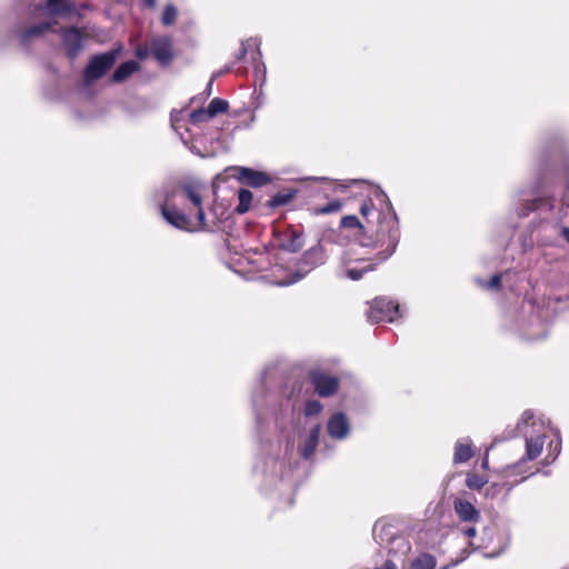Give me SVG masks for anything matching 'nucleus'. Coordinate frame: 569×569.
Masks as SVG:
<instances>
[{
	"mask_svg": "<svg viewBox=\"0 0 569 569\" xmlns=\"http://www.w3.org/2000/svg\"><path fill=\"white\" fill-rule=\"evenodd\" d=\"M210 118L211 117H209L206 109H198L190 113V119L193 123H199V122L206 121Z\"/></svg>",
	"mask_w": 569,
	"mask_h": 569,
	"instance_id": "a878e982",
	"label": "nucleus"
},
{
	"mask_svg": "<svg viewBox=\"0 0 569 569\" xmlns=\"http://www.w3.org/2000/svg\"><path fill=\"white\" fill-rule=\"evenodd\" d=\"M399 306L386 298H377L372 301L368 312V319L371 322L393 321Z\"/></svg>",
	"mask_w": 569,
	"mask_h": 569,
	"instance_id": "f03ea898",
	"label": "nucleus"
},
{
	"mask_svg": "<svg viewBox=\"0 0 569 569\" xmlns=\"http://www.w3.org/2000/svg\"><path fill=\"white\" fill-rule=\"evenodd\" d=\"M487 483V479L475 473H469L466 478V485L469 489L479 490Z\"/></svg>",
	"mask_w": 569,
	"mask_h": 569,
	"instance_id": "6ab92c4d",
	"label": "nucleus"
},
{
	"mask_svg": "<svg viewBox=\"0 0 569 569\" xmlns=\"http://www.w3.org/2000/svg\"><path fill=\"white\" fill-rule=\"evenodd\" d=\"M282 246L288 251H299L303 247L302 233L293 228H289L284 233Z\"/></svg>",
	"mask_w": 569,
	"mask_h": 569,
	"instance_id": "9b49d317",
	"label": "nucleus"
},
{
	"mask_svg": "<svg viewBox=\"0 0 569 569\" xmlns=\"http://www.w3.org/2000/svg\"><path fill=\"white\" fill-rule=\"evenodd\" d=\"M349 432V423L343 413L333 415L328 421V433L332 438L342 439Z\"/></svg>",
	"mask_w": 569,
	"mask_h": 569,
	"instance_id": "6e6552de",
	"label": "nucleus"
},
{
	"mask_svg": "<svg viewBox=\"0 0 569 569\" xmlns=\"http://www.w3.org/2000/svg\"><path fill=\"white\" fill-rule=\"evenodd\" d=\"M228 107H229V104L226 100L214 98L210 101V103L206 110H207V113L209 114V117L213 118L218 113L226 112L228 110Z\"/></svg>",
	"mask_w": 569,
	"mask_h": 569,
	"instance_id": "f3484780",
	"label": "nucleus"
},
{
	"mask_svg": "<svg viewBox=\"0 0 569 569\" xmlns=\"http://www.w3.org/2000/svg\"><path fill=\"white\" fill-rule=\"evenodd\" d=\"M377 237L373 247L381 249L379 261H383L395 252L398 244L399 229L397 222L393 220L386 223L381 222Z\"/></svg>",
	"mask_w": 569,
	"mask_h": 569,
	"instance_id": "f257e3e1",
	"label": "nucleus"
},
{
	"mask_svg": "<svg viewBox=\"0 0 569 569\" xmlns=\"http://www.w3.org/2000/svg\"><path fill=\"white\" fill-rule=\"evenodd\" d=\"M561 234L566 239V241L569 243V227H563L561 229Z\"/></svg>",
	"mask_w": 569,
	"mask_h": 569,
	"instance_id": "f704fd0d",
	"label": "nucleus"
},
{
	"mask_svg": "<svg viewBox=\"0 0 569 569\" xmlns=\"http://www.w3.org/2000/svg\"><path fill=\"white\" fill-rule=\"evenodd\" d=\"M543 439L541 436L538 437H528L526 441V455L529 460L536 459L542 450Z\"/></svg>",
	"mask_w": 569,
	"mask_h": 569,
	"instance_id": "4468645a",
	"label": "nucleus"
},
{
	"mask_svg": "<svg viewBox=\"0 0 569 569\" xmlns=\"http://www.w3.org/2000/svg\"><path fill=\"white\" fill-rule=\"evenodd\" d=\"M559 446H560V443H559V441H557V443H556L557 453L559 452Z\"/></svg>",
	"mask_w": 569,
	"mask_h": 569,
	"instance_id": "a19ab883",
	"label": "nucleus"
},
{
	"mask_svg": "<svg viewBox=\"0 0 569 569\" xmlns=\"http://www.w3.org/2000/svg\"><path fill=\"white\" fill-rule=\"evenodd\" d=\"M372 269H373L372 264H368L362 268H349L347 270V274L352 280H359L363 276V273H366Z\"/></svg>",
	"mask_w": 569,
	"mask_h": 569,
	"instance_id": "412c9836",
	"label": "nucleus"
},
{
	"mask_svg": "<svg viewBox=\"0 0 569 569\" xmlns=\"http://www.w3.org/2000/svg\"><path fill=\"white\" fill-rule=\"evenodd\" d=\"M62 39L68 54L73 58L81 50L82 34L76 28L66 29L62 32Z\"/></svg>",
	"mask_w": 569,
	"mask_h": 569,
	"instance_id": "0eeeda50",
	"label": "nucleus"
},
{
	"mask_svg": "<svg viewBox=\"0 0 569 569\" xmlns=\"http://www.w3.org/2000/svg\"><path fill=\"white\" fill-rule=\"evenodd\" d=\"M239 178L244 180L251 187H262L270 181V178L261 171H256L249 168L240 167L237 169Z\"/></svg>",
	"mask_w": 569,
	"mask_h": 569,
	"instance_id": "9d476101",
	"label": "nucleus"
},
{
	"mask_svg": "<svg viewBox=\"0 0 569 569\" xmlns=\"http://www.w3.org/2000/svg\"><path fill=\"white\" fill-rule=\"evenodd\" d=\"M342 204L339 200L331 201L330 203L321 207L317 211L322 214L338 212L341 209Z\"/></svg>",
	"mask_w": 569,
	"mask_h": 569,
	"instance_id": "5701e85b",
	"label": "nucleus"
},
{
	"mask_svg": "<svg viewBox=\"0 0 569 569\" xmlns=\"http://www.w3.org/2000/svg\"><path fill=\"white\" fill-rule=\"evenodd\" d=\"M309 378L316 392L321 397H329L338 389V379L320 370H312Z\"/></svg>",
	"mask_w": 569,
	"mask_h": 569,
	"instance_id": "20e7f679",
	"label": "nucleus"
},
{
	"mask_svg": "<svg viewBox=\"0 0 569 569\" xmlns=\"http://www.w3.org/2000/svg\"><path fill=\"white\" fill-rule=\"evenodd\" d=\"M466 535L468 537H473L476 535V529L475 528H469L466 530Z\"/></svg>",
	"mask_w": 569,
	"mask_h": 569,
	"instance_id": "e433bc0d",
	"label": "nucleus"
},
{
	"mask_svg": "<svg viewBox=\"0 0 569 569\" xmlns=\"http://www.w3.org/2000/svg\"><path fill=\"white\" fill-rule=\"evenodd\" d=\"M163 218L176 228H179L181 230L186 231H196L193 227L191 226L190 220L187 218L186 214L182 212L176 210L174 208H168L163 207L161 209Z\"/></svg>",
	"mask_w": 569,
	"mask_h": 569,
	"instance_id": "423d86ee",
	"label": "nucleus"
},
{
	"mask_svg": "<svg viewBox=\"0 0 569 569\" xmlns=\"http://www.w3.org/2000/svg\"><path fill=\"white\" fill-rule=\"evenodd\" d=\"M48 8L52 13H60L67 9L66 0H48Z\"/></svg>",
	"mask_w": 569,
	"mask_h": 569,
	"instance_id": "393cba45",
	"label": "nucleus"
},
{
	"mask_svg": "<svg viewBox=\"0 0 569 569\" xmlns=\"http://www.w3.org/2000/svg\"><path fill=\"white\" fill-rule=\"evenodd\" d=\"M184 193L188 197V199L196 206L201 207V196L200 193L191 186L184 187Z\"/></svg>",
	"mask_w": 569,
	"mask_h": 569,
	"instance_id": "4be33fe9",
	"label": "nucleus"
},
{
	"mask_svg": "<svg viewBox=\"0 0 569 569\" xmlns=\"http://www.w3.org/2000/svg\"><path fill=\"white\" fill-rule=\"evenodd\" d=\"M197 220H198L199 226L193 227V229H196V231L197 230H206L207 229L206 217H204V212L201 207H198Z\"/></svg>",
	"mask_w": 569,
	"mask_h": 569,
	"instance_id": "c85d7f7f",
	"label": "nucleus"
},
{
	"mask_svg": "<svg viewBox=\"0 0 569 569\" xmlns=\"http://www.w3.org/2000/svg\"><path fill=\"white\" fill-rule=\"evenodd\" d=\"M341 224L345 228H355V227L362 228L359 219L356 216H346V217H343L342 220H341Z\"/></svg>",
	"mask_w": 569,
	"mask_h": 569,
	"instance_id": "bb28decb",
	"label": "nucleus"
},
{
	"mask_svg": "<svg viewBox=\"0 0 569 569\" xmlns=\"http://www.w3.org/2000/svg\"><path fill=\"white\" fill-rule=\"evenodd\" d=\"M453 508L459 519L462 521L476 522L480 518L479 511L467 500L456 499Z\"/></svg>",
	"mask_w": 569,
	"mask_h": 569,
	"instance_id": "1a4fd4ad",
	"label": "nucleus"
},
{
	"mask_svg": "<svg viewBox=\"0 0 569 569\" xmlns=\"http://www.w3.org/2000/svg\"><path fill=\"white\" fill-rule=\"evenodd\" d=\"M482 467H483V468H487V467H488V459H487V458H486V459H483V461H482Z\"/></svg>",
	"mask_w": 569,
	"mask_h": 569,
	"instance_id": "ea45409f",
	"label": "nucleus"
},
{
	"mask_svg": "<svg viewBox=\"0 0 569 569\" xmlns=\"http://www.w3.org/2000/svg\"><path fill=\"white\" fill-rule=\"evenodd\" d=\"M212 82H213V78L209 81V83H208V86H207V89H208L209 91L211 90Z\"/></svg>",
	"mask_w": 569,
	"mask_h": 569,
	"instance_id": "4c0bfd02",
	"label": "nucleus"
},
{
	"mask_svg": "<svg viewBox=\"0 0 569 569\" xmlns=\"http://www.w3.org/2000/svg\"><path fill=\"white\" fill-rule=\"evenodd\" d=\"M246 53H247V49H246L244 44L242 43L241 48H240V51H239V58L244 57Z\"/></svg>",
	"mask_w": 569,
	"mask_h": 569,
	"instance_id": "c9c22d12",
	"label": "nucleus"
},
{
	"mask_svg": "<svg viewBox=\"0 0 569 569\" xmlns=\"http://www.w3.org/2000/svg\"><path fill=\"white\" fill-rule=\"evenodd\" d=\"M472 456V450L469 443L458 442L456 445L453 461L456 463L466 462Z\"/></svg>",
	"mask_w": 569,
	"mask_h": 569,
	"instance_id": "2eb2a0df",
	"label": "nucleus"
},
{
	"mask_svg": "<svg viewBox=\"0 0 569 569\" xmlns=\"http://www.w3.org/2000/svg\"><path fill=\"white\" fill-rule=\"evenodd\" d=\"M377 569H397L396 565L391 561H386L385 565L381 568Z\"/></svg>",
	"mask_w": 569,
	"mask_h": 569,
	"instance_id": "72a5a7b5",
	"label": "nucleus"
},
{
	"mask_svg": "<svg viewBox=\"0 0 569 569\" xmlns=\"http://www.w3.org/2000/svg\"><path fill=\"white\" fill-rule=\"evenodd\" d=\"M136 54L139 59H146L149 56V49L138 48Z\"/></svg>",
	"mask_w": 569,
	"mask_h": 569,
	"instance_id": "7c9ffc66",
	"label": "nucleus"
},
{
	"mask_svg": "<svg viewBox=\"0 0 569 569\" xmlns=\"http://www.w3.org/2000/svg\"><path fill=\"white\" fill-rule=\"evenodd\" d=\"M436 560L430 555L418 557L411 565V569H435Z\"/></svg>",
	"mask_w": 569,
	"mask_h": 569,
	"instance_id": "a211bd4d",
	"label": "nucleus"
},
{
	"mask_svg": "<svg viewBox=\"0 0 569 569\" xmlns=\"http://www.w3.org/2000/svg\"><path fill=\"white\" fill-rule=\"evenodd\" d=\"M177 17V9L173 6H167L162 12V23L164 26H170L174 22Z\"/></svg>",
	"mask_w": 569,
	"mask_h": 569,
	"instance_id": "aec40b11",
	"label": "nucleus"
},
{
	"mask_svg": "<svg viewBox=\"0 0 569 569\" xmlns=\"http://www.w3.org/2000/svg\"><path fill=\"white\" fill-rule=\"evenodd\" d=\"M372 209V203L370 204H362L361 208H360V212L363 214V216H367Z\"/></svg>",
	"mask_w": 569,
	"mask_h": 569,
	"instance_id": "2f4dec72",
	"label": "nucleus"
},
{
	"mask_svg": "<svg viewBox=\"0 0 569 569\" xmlns=\"http://www.w3.org/2000/svg\"><path fill=\"white\" fill-rule=\"evenodd\" d=\"M500 282H501V277H500V274H495V276L490 279V281H489V283H488V287H489V288H492V289H493V288H499Z\"/></svg>",
	"mask_w": 569,
	"mask_h": 569,
	"instance_id": "c756f323",
	"label": "nucleus"
},
{
	"mask_svg": "<svg viewBox=\"0 0 569 569\" xmlns=\"http://www.w3.org/2000/svg\"><path fill=\"white\" fill-rule=\"evenodd\" d=\"M532 419H533V413L532 412L526 411L522 415V422L526 423V425L529 422V420H532Z\"/></svg>",
	"mask_w": 569,
	"mask_h": 569,
	"instance_id": "473e14b6",
	"label": "nucleus"
},
{
	"mask_svg": "<svg viewBox=\"0 0 569 569\" xmlns=\"http://www.w3.org/2000/svg\"><path fill=\"white\" fill-rule=\"evenodd\" d=\"M322 410V405L317 400H311L306 405L305 413L307 416H316Z\"/></svg>",
	"mask_w": 569,
	"mask_h": 569,
	"instance_id": "b1692460",
	"label": "nucleus"
},
{
	"mask_svg": "<svg viewBox=\"0 0 569 569\" xmlns=\"http://www.w3.org/2000/svg\"><path fill=\"white\" fill-rule=\"evenodd\" d=\"M139 69L138 62L130 60L118 67L112 76L114 82H121Z\"/></svg>",
	"mask_w": 569,
	"mask_h": 569,
	"instance_id": "f8f14e48",
	"label": "nucleus"
},
{
	"mask_svg": "<svg viewBox=\"0 0 569 569\" xmlns=\"http://www.w3.org/2000/svg\"><path fill=\"white\" fill-rule=\"evenodd\" d=\"M320 436V426H316L309 432L308 439L305 441L302 447V456L309 458L316 450Z\"/></svg>",
	"mask_w": 569,
	"mask_h": 569,
	"instance_id": "ddd939ff",
	"label": "nucleus"
},
{
	"mask_svg": "<svg viewBox=\"0 0 569 569\" xmlns=\"http://www.w3.org/2000/svg\"><path fill=\"white\" fill-rule=\"evenodd\" d=\"M239 203L236 208L238 213H244L250 209L253 196L252 192L247 189H241L238 193Z\"/></svg>",
	"mask_w": 569,
	"mask_h": 569,
	"instance_id": "dca6fc26",
	"label": "nucleus"
},
{
	"mask_svg": "<svg viewBox=\"0 0 569 569\" xmlns=\"http://www.w3.org/2000/svg\"><path fill=\"white\" fill-rule=\"evenodd\" d=\"M117 54V51H110L93 57L86 69L87 81H93L101 78L112 67Z\"/></svg>",
	"mask_w": 569,
	"mask_h": 569,
	"instance_id": "7ed1b4c3",
	"label": "nucleus"
},
{
	"mask_svg": "<svg viewBox=\"0 0 569 569\" xmlns=\"http://www.w3.org/2000/svg\"><path fill=\"white\" fill-rule=\"evenodd\" d=\"M150 50L161 64H169L173 58L172 43L167 37L153 39L150 44Z\"/></svg>",
	"mask_w": 569,
	"mask_h": 569,
	"instance_id": "39448f33",
	"label": "nucleus"
},
{
	"mask_svg": "<svg viewBox=\"0 0 569 569\" xmlns=\"http://www.w3.org/2000/svg\"><path fill=\"white\" fill-rule=\"evenodd\" d=\"M47 29H49V24H47V23H42V24H40V26H37V27H33V28H30V29L26 32V37H27V38H30V37H33V36L40 34V33H43Z\"/></svg>",
	"mask_w": 569,
	"mask_h": 569,
	"instance_id": "cd10ccee",
	"label": "nucleus"
},
{
	"mask_svg": "<svg viewBox=\"0 0 569 569\" xmlns=\"http://www.w3.org/2000/svg\"><path fill=\"white\" fill-rule=\"evenodd\" d=\"M563 202L569 207V196H566V197L563 198Z\"/></svg>",
	"mask_w": 569,
	"mask_h": 569,
	"instance_id": "58836bf2",
	"label": "nucleus"
}]
</instances>
